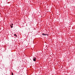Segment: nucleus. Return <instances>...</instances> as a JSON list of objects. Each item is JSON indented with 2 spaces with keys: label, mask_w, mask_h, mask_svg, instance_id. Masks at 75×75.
I'll use <instances>...</instances> for the list:
<instances>
[{
  "label": "nucleus",
  "mask_w": 75,
  "mask_h": 75,
  "mask_svg": "<svg viewBox=\"0 0 75 75\" xmlns=\"http://www.w3.org/2000/svg\"><path fill=\"white\" fill-rule=\"evenodd\" d=\"M42 35H45H45H47V36H48V34H45V33H42Z\"/></svg>",
  "instance_id": "f257e3e1"
},
{
  "label": "nucleus",
  "mask_w": 75,
  "mask_h": 75,
  "mask_svg": "<svg viewBox=\"0 0 75 75\" xmlns=\"http://www.w3.org/2000/svg\"><path fill=\"white\" fill-rule=\"evenodd\" d=\"M33 61H36V58L34 57L33 58Z\"/></svg>",
  "instance_id": "f03ea898"
},
{
  "label": "nucleus",
  "mask_w": 75,
  "mask_h": 75,
  "mask_svg": "<svg viewBox=\"0 0 75 75\" xmlns=\"http://www.w3.org/2000/svg\"><path fill=\"white\" fill-rule=\"evenodd\" d=\"M14 35V36H16V37H17V35H16V34H15Z\"/></svg>",
  "instance_id": "7ed1b4c3"
},
{
  "label": "nucleus",
  "mask_w": 75,
  "mask_h": 75,
  "mask_svg": "<svg viewBox=\"0 0 75 75\" xmlns=\"http://www.w3.org/2000/svg\"><path fill=\"white\" fill-rule=\"evenodd\" d=\"M11 28H13V26H11Z\"/></svg>",
  "instance_id": "20e7f679"
},
{
  "label": "nucleus",
  "mask_w": 75,
  "mask_h": 75,
  "mask_svg": "<svg viewBox=\"0 0 75 75\" xmlns=\"http://www.w3.org/2000/svg\"><path fill=\"white\" fill-rule=\"evenodd\" d=\"M12 75H13V73H12Z\"/></svg>",
  "instance_id": "39448f33"
},
{
  "label": "nucleus",
  "mask_w": 75,
  "mask_h": 75,
  "mask_svg": "<svg viewBox=\"0 0 75 75\" xmlns=\"http://www.w3.org/2000/svg\"><path fill=\"white\" fill-rule=\"evenodd\" d=\"M11 25H13V24H12Z\"/></svg>",
  "instance_id": "423d86ee"
}]
</instances>
